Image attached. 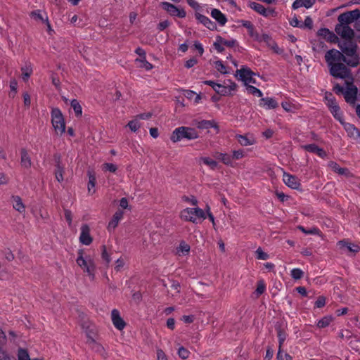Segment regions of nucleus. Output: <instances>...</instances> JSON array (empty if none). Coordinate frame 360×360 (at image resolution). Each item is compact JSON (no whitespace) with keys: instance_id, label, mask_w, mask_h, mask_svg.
Here are the masks:
<instances>
[{"instance_id":"1","label":"nucleus","mask_w":360,"mask_h":360,"mask_svg":"<svg viewBox=\"0 0 360 360\" xmlns=\"http://www.w3.org/2000/svg\"><path fill=\"white\" fill-rule=\"evenodd\" d=\"M325 59L333 77L340 79L351 77L350 70L342 63L344 62L342 52L336 49L329 50L325 54Z\"/></svg>"},{"instance_id":"2","label":"nucleus","mask_w":360,"mask_h":360,"mask_svg":"<svg viewBox=\"0 0 360 360\" xmlns=\"http://www.w3.org/2000/svg\"><path fill=\"white\" fill-rule=\"evenodd\" d=\"M342 52L349 57L344 56V62L350 67H356L360 63V58L356 52L357 45L352 39L341 40L338 43Z\"/></svg>"},{"instance_id":"3","label":"nucleus","mask_w":360,"mask_h":360,"mask_svg":"<svg viewBox=\"0 0 360 360\" xmlns=\"http://www.w3.org/2000/svg\"><path fill=\"white\" fill-rule=\"evenodd\" d=\"M198 137L199 134L195 128L182 126L176 128L172 131L170 139L173 143H176L184 139L195 140Z\"/></svg>"},{"instance_id":"4","label":"nucleus","mask_w":360,"mask_h":360,"mask_svg":"<svg viewBox=\"0 0 360 360\" xmlns=\"http://www.w3.org/2000/svg\"><path fill=\"white\" fill-rule=\"evenodd\" d=\"M345 84V86L335 84L334 91L338 94H342L348 103L354 104L358 92L357 87L352 82H346Z\"/></svg>"},{"instance_id":"5","label":"nucleus","mask_w":360,"mask_h":360,"mask_svg":"<svg viewBox=\"0 0 360 360\" xmlns=\"http://www.w3.org/2000/svg\"><path fill=\"white\" fill-rule=\"evenodd\" d=\"M84 251L79 250L78 251V257L76 259L77 264L86 272L89 276H94L95 265L91 259H84L83 257Z\"/></svg>"},{"instance_id":"6","label":"nucleus","mask_w":360,"mask_h":360,"mask_svg":"<svg viewBox=\"0 0 360 360\" xmlns=\"http://www.w3.org/2000/svg\"><path fill=\"white\" fill-rule=\"evenodd\" d=\"M215 88H217L215 91L221 96H231L236 91L237 84L231 80H227L224 82V84H219L215 86Z\"/></svg>"},{"instance_id":"7","label":"nucleus","mask_w":360,"mask_h":360,"mask_svg":"<svg viewBox=\"0 0 360 360\" xmlns=\"http://www.w3.org/2000/svg\"><path fill=\"white\" fill-rule=\"evenodd\" d=\"M162 8L171 16L184 18L186 15V12L181 7H178L171 3L164 1L161 3Z\"/></svg>"},{"instance_id":"8","label":"nucleus","mask_w":360,"mask_h":360,"mask_svg":"<svg viewBox=\"0 0 360 360\" xmlns=\"http://www.w3.org/2000/svg\"><path fill=\"white\" fill-rule=\"evenodd\" d=\"M51 122L58 135H62L65 131V122L63 114H52Z\"/></svg>"},{"instance_id":"9","label":"nucleus","mask_w":360,"mask_h":360,"mask_svg":"<svg viewBox=\"0 0 360 360\" xmlns=\"http://www.w3.org/2000/svg\"><path fill=\"white\" fill-rule=\"evenodd\" d=\"M359 16L360 11L358 9L342 13L338 16L339 25H349V24L354 22L355 20L359 19Z\"/></svg>"},{"instance_id":"10","label":"nucleus","mask_w":360,"mask_h":360,"mask_svg":"<svg viewBox=\"0 0 360 360\" xmlns=\"http://www.w3.org/2000/svg\"><path fill=\"white\" fill-rule=\"evenodd\" d=\"M236 75L239 76L240 79L247 86L251 83H255V79L253 78L255 73L248 68L243 67L236 71Z\"/></svg>"},{"instance_id":"11","label":"nucleus","mask_w":360,"mask_h":360,"mask_svg":"<svg viewBox=\"0 0 360 360\" xmlns=\"http://www.w3.org/2000/svg\"><path fill=\"white\" fill-rule=\"evenodd\" d=\"M249 6L264 17L276 16V13L273 8H266L263 5L257 2H250Z\"/></svg>"},{"instance_id":"12","label":"nucleus","mask_w":360,"mask_h":360,"mask_svg":"<svg viewBox=\"0 0 360 360\" xmlns=\"http://www.w3.org/2000/svg\"><path fill=\"white\" fill-rule=\"evenodd\" d=\"M335 30L342 40L352 39L354 35V30L347 25H338Z\"/></svg>"},{"instance_id":"13","label":"nucleus","mask_w":360,"mask_h":360,"mask_svg":"<svg viewBox=\"0 0 360 360\" xmlns=\"http://www.w3.org/2000/svg\"><path fill=\"white\" fill-rule=\"evenodd\" d=\"M283 180L289 188L295 190H302L300 181L296 176L284 172Z\"/></svg>"},{"instance_id":"14","label":"nucleus","mask_w":360,"mask_h":360,"mask_svg":"<svg viewBox=\"0 0 360 360\" xmlns=\"http://www.w3.org/2000/svg\"><path fill=\"white\" fill-rule=\"evenodd\" d=\"M111 319L114 326L119 330H123L126 326V323L121 317L120 311L114 309L111 311Z\"/></svg>"},{"instance_id":"15","label":"nucleus","mask_w":360,"mask_h":360,"mask_svg":"<svg viewBox=\"0 0 360 360\" xmlns=\"http://www.w3.org/2000/svg\"><path fill=\"white\" fill-rule=\"evenodd\" d=\"M93 241L90 235V228L87 224H82L79 236V242L85 245H89Z\"/></svg>"},{"instance_id":"16","label":"nucleus","mask_w":360,"mask_h":360,"mask_svg":"<svg viewBox=\"0 0 360 360\" xmlns=\"http://www.w3.org/2000/svg\"><path fill=\"white\" fill-rule=\"evenodd\" d=\"M196 127L200 129H210L213 128L216 134L219 133V126L214 120H200L197 122Z\"/></svg>"},{"instance_id":"17","label":"nucleus","mask_w":360,"mask_h":360,"mask_svg":"<svg viewBox=\"0 0 360 360\" xmlns=\"http://www.w3.org/2000/svg\"><path fill=\"white\" fill-rule=\"evenodd\" d=\"M302 148L304 150H305L306 151L311 153H315L318 156H319L320 158H324L327 155L326 151L323 148H319L315 143L304 145V146H302Z\"/></svg>"},{"instance_id":"18","label":"nucleus","mask_w":360,"mask_h":360,"mask_svg":"<svg viewBox=\"0 0 360 360\" xmlns=\"http://www.w3.org/2000/svg\"><path fill=\"white\" fill-rule=\"evenodd\" d=\"M195 18L198 20L199 22L202 23L203 25H205L207 28H208L210 30H214L217 29L216 24L212 22L209 18L207 16L202 15L199 13H196Z\"/></svg>"},{"instance_id":"19","label":"nucleus","mask_w":360,"mask_h":360,"mask_svg":"<svg viewBox=\"0 0 360 360\" xmlns=\"http://www.w3.org/2000/svg\"><path fill=\"white\" fill-rule=\"evenodd\" d=\"M343 127L349 137L354 140H358L359 138H360V131L354 124L350 123H344Z\"/></svg>"},{"instance_id":"20","label":"nucleus","mask_w":360,"mask_h":360,"mask_svg":"<svg viewBox=\"0 0 360 360\" xmlns=\"http://www.w3.org/2000/svg\"><path fill=\"white\" fill-rule=\"evenodd\" d=\"M338 245L341 249H347L351 252H358L360 248L358 245L349 242L347 240H342L338 242Z\"/></svg>"},{"instance_id":"21","label":"nucleus","mask_w":360,"mask_h":360,"mask_svg":"<svg viewBox=\"0 0 360 360\" xmlns=\"http://www.w3.org/2000/svg\"><path fill=\"white\" fill-rule=\"evenodd\" d=\"M193 210L194 208L190 207L184 209L180 214L181 219L186 221H191L193 223H196V217H195Z\"/></svg>"},{"instance_id":"22","label":"nucleus","mask_w":360,"mask_h":360,"mask_svg":"<svg viewBox=\"0 0 360 360\" xmlns=\"http://www.w3.org/2000/svg\"><path fill=\"white\" fill-rule=\"evenodd\" d=\"M259 105L263 106L265 110L275 109L278 106V103L274 98H263L260 100Z\"/></svg>"},{"instance_id":"23","label":"nucleus","mask_w":360,"mask_h":360,"mask_svg":"<svg viewBox=\"0 0 360 360\" xmlns=\"http://www.w3.org/2000/svg\"><path fill=\"white\" fill-rule=\"evenodd\" d=\"M123 217V212L122 211H117L112 219L110 221L108 225V231L111 232L115 230V229L117 226L119 221L121 220V219Z\"/></svg>"},{"instance_id":"24","label":"nucleus","mask_w":360,"mask_h":360,"mask_svg":"<svg viewBox=\"0 0 360 360\" xmlns=\"http://www.w3.org/2000/svg\"><path fill=\"white\" fill-rule=\"evenodd\" d=\"M325 100L326 104L332 112H337L339 110V106L332 94L326 93L325 94Z\"/></svg>"},{"instance_id":"25","label":"nucleus","mask_w":360,"mask_h":360,"mask_svg":"<svg viewBox=\"0 0 360 360\" xmlns=\"http://www.w3.org/2000/svg\"><path fill=\"white\" fill-rule=\"evenodd\" d=\"M20 164L22 167L29 169L32 166L31 158L25 148H22L20 150Z\"/></svg>"},{"instance_id":"26","label":"nucleus","mask_w":360,"mask_h":360,"mask_svg":"<svg viewBox=\"0 0 360 360\" xmlns=\"http://www.w3.org/2000/svg\"><path fill=\"white\" fill-rule=\"evenodd\" d=\"M20 70L22 80L25 82H27L33 72L32 65L30 63H27L21 67Z\"/></svg>"},{"instance_id":"27","label":"nucleus","mask_w":360,"mask_h":360,"mask_svg":"<svg viewBox=\"0 0 360 360\" xmlns=\"http://www.w3.org/2000/svg\"><path fill=\"white\" fill-rule=\"evenodd\" d=\"M211 16L216 20L220 25H224L227 19L224 14H223L219 9L214 8L211 11Z\"/></svg>"},{"instance_id":"28","label":"nucleus","mask_w":360,"mask_h":360,"mask_svg":"<svg viewBox=\"0 0 360 360\" xmlns=\"http://www.w3.org/2000/svg\"><path fill=\"white\" fill-rule=\"evenodd\" d=\"M214 157L221 160L224 165L233 167V160L231 155L227 153L216 152Z\"/></svg>"},{"instance_id":"29","label":"nucleus","mask_w":360,"mask_h":360,"mask_svg":"<svg viewBox=\"0 0 360 360\" xmlns=\"http://www.w3.org/2000/svg\"><path fill=\"white\" fill-rule=\"evenodd\" d=\"M183 94L187 99L193 101L194 104L198 103L201 99L200 94L191 90H184Z\"/></svg>"},{"instance_id":"30","label":"nucleus","mask_w":360,"mask_h":360,"mask_svg":"<svg viewBox=\"0 0 360 360\" xmlns=\"http://www.w3.org/2000/svg\"><path fill=\"white\" fill-rule=\"evenodd\" d=\"M314 3L315 0H296L292 4V8L297 9L300 7L309 8L314 5Z\"/></svg>"},{"instance_id":"31","label":"nucleus","mask_w":360,"mask_h":360,"mask_svg":"<svg viewBox=\"0 0 360 360\" xmlns=\"http://www.w3.org/2000/svg\"><path fill=\"white\" fill-rule=\"evenodd\" d=\"M12 199H13V208L20 213L24 212L25 210V207L24 204L22 203L21 198L18 195H13L12 197Z\"/></svg>"},{"instance_id":"32","label":"nucleus","mask_w":360,"mask_h":360,"mask_svg":"<svg viewBox=\"0 0 360 360\" xmlns=\"http://www.w3.org/2000/svg\"><path fill=\"white\" fill-rule=\"evenodd\" d=\"M236 139L238 143L243 146H251L255 143V140L252 137L248 138L247 135H236Z\"/></svg>"},{"instance_id":"33","label":"nucleus","mask_w":360,"mask_h":360,"mask_svg":"<svg viewBox=\"0 0 360 360\" xmlns=\"http://www.w3.org/2000/svg\"><path fill=\"white\" fill-rule=\"evenodd\" d=\"M135 63L138 64V67L146 70H150L153 69V66L151 63L147 61L146 57L139 58L135 60Z\"/></svg>"},{"instance_id":"34","label":"nucleus","mask_w":360,"mask_h":360,"mask_svg":"<svg viewBox=\"0 0 360 360\" xmlns=\"http://www.w3.org/2000/svg\"><path fill=\"white\" fill-rule=\"evenodd\" d=\"M283 109L287 112H290L297 110V104L290 99H286L281 102Z\"/></svg>"},{"instance_id":"35","label":"nucleus","mask_w":360,"mask_h":360,"mask_svg":"<svg viewBox=\"0 0 360 360\" xmlns=\"http://www.w3.org/2000/svg\"><path fill=\"white\" fill-rule=\"evenodd\" d=\"M319 36L323 37L325 39L333 41L336 38L335 35L327 28H321L318 31Z\"/></svg>"},{"instance_id":"36","label":"nucleus","mask_w":360,"mask_h":360,"mask_svg":"<svg viewBox=\"0 0 360 360\" xmlns=\"http://www.w3.org/2000/svg\"><path fill=\"white\" fill-rule=\"evenodd\" d=\"M333 318L332 316H326L321 319L316 323V326L319 328H324L330 325Z\"/></svg>"},{"instance_id":"37","label":"nucleus","mask_w":360,"mask_h":360,"mask_svg":"<svg viewBox=\"0 0 360 360\" xmlns=\"http://www.w3.org/2000/svg\"><path fill=\"white\" fill-rule=\"evenodd\" d=\"M297 229L307 235H319L320 230L317 227H312L309 229H305L303 226H298Z\"/></svg>"},{"instance_id":"38","label":"nucleus","mask_w":360,"mask_h":360,"mask_svg":"<svg viewBox=\"0 0 360 360\" xmlns=\"http://www.w3.org/2000/svg\"><path fill=\"white\" fill-rule=\"evenodd\" d=\"M201 161L206 165L209 166L210 169H215L218 165L217 161L208 158V157H202L200 158Z\"/></svg>"},{"instance_id":"39","label":"nucleus","mask_w":360,"mask_h":360,"mask_svg":"<svg viewBox=\"0 0 360 360\" xmlns=\"http://www.w3.org/2000/svg\"><path fill=\"white\" fill-rule=\"evenodd\" d=\"M276 330H277V335H278V343H279L278 349H281V346L283 344V342H285L287 335H286V333L283 329H281L280 327L276 328Z\"/></svg>"},{"instance_id":"40","label":"nucleus","mask_w":360,"mask_h":360,"mask_svg":"<svg viewBox=\"0 0 360 360\" xmlns=\"http://www.w3.org/2000/svg\"><path fill=\"white\" fill-rule=\"evenodd\" d=\"M329 166L337 173L339 174L343 175L346 174L347 169L346 168H342L339 166V165L333 161L329 162Z\"/></svg>"},{"instance_id":"41","label":"nucleus","mask_w":360,"mask_h":360,"mask_svg":"<svg viewBox=\"0 0 360 360\" xmlns=\"http://www.w3.org/2000/svg\"><path fill=\"white\" fill-rule=\"evenodd\" d=\"M95 185H96V177L94 175L89 174V182H88L89 193H94L96 192Z\"/></svg>"},{"instance_id":"42","label":"nucleus","mask_w":360,"mask_h":360,"mask_svg":"<svg viewBox=\"0 0 360 360\" xmlns=\"http://www.w3.org/2000/svg\"><path fill=\"white\" fill-rule=\"evenodd\" d=\"M246 90L248 94L257 97H262L263 95L262 92L259 89L250 84L246 86Z\"/></svg>"},{"instance_id":"43","label":"nucleus","mask_w":360,"mask_h":360,"mask_svg":"<svg viewBox=\"0 0 360 360\" xmlns=\"http://www.w3.org/2000/svg\"><path fill=\"white\" fill-rule=\"evenodd\" d=\"M63 173L64 167L63 165H58V167H56L55 176L56 180L60 183L63 181Z\"/></svg>"},{"instance_id":"44","label":"nucleus","mask_w":360,"mask_h":360,"mask_svg":"<svg viewBox=\"0 0 360 360\" xmlns=\"http://www.w3.org/2000/svg\"><path fill=\"white\" fill-rule=\"evenodd\" d=\"M257 41L259 42H264L268 46L274 41L271 37L267 34L257 35Z\"/></svg>"},{"instance_id":"45","label":"nucleus","mask_w":360,"mask_h":360,"mask_svg":"<svg viewBox=\"0 0 360 360\" xmlns=\"http://www.w3.org/2000/svg\"><path fill=\"white\" fill-rule=\"evenodd\" d=\"M290 276H292V278H294L295 280H298L303 277L304 272L302 269H300L299 268H295L291 270Z\"/></svg>"},{"instance_id":"46","label":"nucleus","mask_w":360,"mask_h":360,"mask_svg":"<svg viewBox=\"0 0 360 360\" xmlns=\"http://www.w3.org/2000/svg\"><path fill=\"white\" fill-rule=\"evenodd\" d=\"M18 360H32L30 358L28 352L25 349L20 348L18 352Z\"/></svg>"},{"instance_id":"47","label":"nucleus","mask_w":360,"mask_h":360,"mask_svg":"<svg viewBox=\"0 0 360 360\" xmlns=\"http://www.w3.org/2000/svg\"><path fill=\"white\" fill-rule=\"evenodd\" d=\"M214 66L221 74H226V67L223 64L221 60H217L214 62Z\"/></svg>"},{"instance_id":"48","label":"nucleus","mask_w":360,"mask_h":360,"mask_svg":"<svg viewBox=\"0 0 360 360\" xmlns=\"http://www.w3.org/2000/svg\"><path fill=\"white\" fill-rule=\"evenodd\" d=\"M178 252H181L183 255H186L190 252V246L184 241H181L178 248Z\"/></svg>"},{"instance_id":"49","label":"nucleus","mask_w":360,"mask_h":360,"mask_svg":"<svg viewBox=\"0 0 360 360\" xmlns=\"http://www.w3.org/2000/svg\"><path fill=\"white\" fill-rule=\"evenodd\" d=\"M276 359L277 360H292V357L288 353L282 352L281 349H278Z\"/></svg>"},{"instance_id":"50","label":"nucleus","mask_w":360,"mask_h":360,"mask_svg":"<svg viewBox=\"0 0 360 360\" xmlns=\"http://www.w3.org/2000/svg\"><path fill=\"white\" fill-rule=\"evenodd\" d=\"M127 126L131 131L136 132L141 127L137 120H131L128 122Z\"/></svg>"},{"instance_id":"51","label":"nucleus","mask_w":360,"mask_h":360,"mask_svg":"<svg viewBox=\"0 0 360 360\" xmlns=\"http://www.w3.org/2000/svg\"><path fill=\"white\" fill-rule=\"evenodd\" d=\"M101 248H102V254H101V257L102 259L105 262L106 264L108 265L109 263L111 261V259H110V255L107 252V250H106V247L105 245H102L101 246Z\"/></svg>"},{"instance_id":"52","label":"nucleus","mask_w":360,"mask_h":360,"mask_svg":"<svg viewBox=\"0 0 360 360\" xmlns=\"http://www.w3.org/2000/svg\"><path fill=\"white\" fill-rule=\"evenodd\" d=\"M257 258L261 260H266L269 259V255L264 252L260 248L256 250Z\"/></svg>"},{"instance_id":"53","label":"nucleus","mask_w":360,"mask_h":360,"mask_svg":"<svg viewBox=\"0 0 360 360\" xmlns=\"http://www.w3.org/2000/svg\"><path fill=\"white\" fill-rule=\"evenodd\" d=\"M189 351L184 348V347H179L178 350V354L179 357H181L183 359H186L189 356Z\"/></svg>"},{"instance_id":"54","label":"nucleus","mask_w":360,"mask_h":360,"mask_svg":"<svg viewBox=\"0 0 360 360\" xmlns=\"http://www.w3.org/2000/svg\"><path fill=\"white\" fill-rule=\"evenodd\" d=\"M103 169L104 170L114 173L117 171V167L116 165L112 163H105L103 165Z\"/></svg>"},{"instance_id":"55","label":"nucleus","mask_w":360,"mask_h":360,"mask_svg":"<svg viewBox=\"0 0 360 360\" xmlns=\"http://www.w3.org/2000/svg\"><path fill=\"white\" fill-rule=\"evenodd\" d=\"M193 212L195 214V217H196V219L200 218V219H205L207 217L205 212L201 208H199V207L194 208Z\"/></svg>"},{"instance_id":"56","label":"nucleus","mask_w":360,"mask_h":360,"mask_svg":"<svg viewBox=\"0 0 360 360\" xmlns=\"http://www.w3.org/2000/svg\"><path fill=\"white\" fill-rule=\"evenodd\" d=\"M245 156L244 150L240 149L233 151L232 160H240Z\"/></svg>"},{"instance_id":"57","label":"nucleus","mask_w":360,"mask_h":360,"mask_svg":"<svg viewBox=\"0 0 360 360\" xmlns=\"http://www.w3.org/2000/svg\"><path fill=\"white\" fill-rule=\"evenodd\" d=\"M290 25L294 27H300L303 28V24L302 22H300L296 16H294L290 20Z\"/></svg>"},{"instance_id":"58","label":"nucleus","mask_w":360,"mask_h":360,"mask_svg":"<svg viewBox=\"0 0 360 360\" xmlns=\"http://www.w3.org/2000/svg\"><path fill=\"white\" fill-rule=\"evenodd\" d=\"M219 37L220 36H218L216 39V41L214 42V46L215 48V49L219 52V53H221L224 51V45L222 43H220L219 41Z\"/></svg>"},{"instance_id":"59","label":"nucleus","mask_w":360,"mask_h":360,"mask_svg":"<svg viewBox=\"0 0 360 360\" xmlns=\"http://www.w3.org/2000/svg\"><path fill=\"white\" fill-rule=\"evenodd\" d=\"M265 290H266V286H265V284L264 283V282L263 281L258 282L255 292L258 295H259L263 294Z\"/></svg>"},{"instance_id":"60","label":"nucleus","mask_w":360,"mask_h":360,"mask_svg":"<svg viewBox=\"0 0 360 360\" xmlns=\"http://www.w3.org/2000/svg\"><path fill=\"white\" fill-rule=\"evenodd\" d=\"M326 304V298L323 296H319L314 303V307L316 308L323 307Z\"/></svg>"},{"instance_id":"61","label":"nucleus","mask_w":360,"mask_h":360,"mask_svg":"<svg viewBox=\"0 0 360 360\" xmlns=\"http://www.w3.org/2000/svg\"><path fill=\"white\" fill-rule=\"evenodd\" d=\"M71 107L75 112H82V109L77 100L74 99L71 101Z\"/></svg>"},{"instance_id":"62","label":"nucleus","mask_w":360,"mask_h":360,"mask_svg":"<svg viewBox=\"0 0 360 360\" xmlns=\"http://www.w3.org/2000/svg\"><path fill=\"white\" fill-rule=\"evenodd\" d=\"M170 22L167 20L160 22L158 24L157 28L159 31H163L170 25Z\"/></svg>"},{"instance_id":"63","label":"nucleus","mask_w":360,"mask_h":360,"mask_svg":"<svg viewBox=\"0 0 360 360\" xmlns=\"http://www.w3.org/2000/svg\"><path fill=\"white\" fill-rule=\"evenodd\" d=\"M219 41H220V43H222L224 46H229V47L233 46L235 45V44L236 43V41L234 39L226 40V39L222 38L221 37H219Z\"/></svg>"},{"instance_id":"64","label":"nucleus","mask_w":360,"mask_h":360,"mask_svg":"<svg viewBox=\"0 0 360 360\" xmlns=\"http://www.w3.org/2000/svg\"><path fill=\"white\" fill-rule=\"evenodd\" d=\"M303 24V28L311 29L313 26V21L309 16L306 17Z\"/></svg>"}]
</instances>
